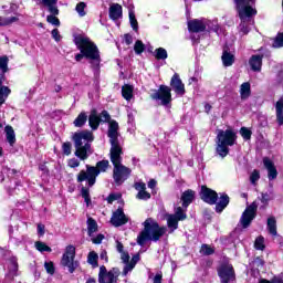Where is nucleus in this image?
I'll return each instance as SVG.
<instances>
[{
  "label": "nucleus",
  "instance_id": "1",
  "mask_svg": "<svg viewBox=\"0 0 283 283\" xmlns=\"http://www.w3.org/2000/svg\"><path fill=\"white\" fill-rule=\"evenodd\" d=\"M235 4L241 20L238 28L239 34L245 36V34L251 32V25L255 23L253 20V17L258 14V10L253 8V6H255V0H235Z\"/></svg>",
  "mask_w": 283,
  "mask_h": 283
},
{
  "label": "nucleus",
  "instance_id": "2",
  "mask_svg": "<svg viewBox=\"0 0 283 283\" xmlns=\"http://www.w3.org/2000/svg\"><path fill=\"white\" fill-rule=\"evenodd\" d=\"M74 41L81 52L75 55V61H82L83 57H85L88 59L95 67H98L101 63V54L98 53L96 44L85 35H77Z\"/></svg>",
  "mask_w": 283,
  "mask_h": 283
},
{
  "label": "nucleus",
  "instance_id": "3",
  "mask_svg": "<svg viewBox=\"0 0 283 283\" xmlns=\"http://www.w3.org/2000/svg\"><path fill=\"white\" fill-rule=\"evenodd\" d=\"M73 143L75 147L74 155L80 160H87L94 150H92V143H94V134L90 130H82L73 134Z\"/></svg>",
  "mask_w": 283,
  "mask_h": 283
},
{
  "label": "nucleus",
  "instance_id": "4",
  "mask_svg": "<svg viewBox=\"0 0 283 283\" xmlns=\"http://www.w3.org/2000/svg\"><path fill=\"white\" fill-rule=\"evenodd\" d=\"M144 230L137 237V244L145 247L146 242H158L167 233V228L160 227L156 220L148 218L143 223Z\"/></svg>",
  "mask_w": 283,
  "mask_h": 283
},
{
  "label": "nucleus",
  "instance_id": "5",
  "mask_svg": "<svg viewBox=\"0 0 283 283\" xmlns=\"http://www.w3.org/2000/svg\"><path fill=\"white\" fill-rule=\"evenodd\" d=\"M238 140V135L233 129H219L217 132L216 151L220 158L229 156V147H233Z\"/></svg>",
  "mask_w": 283,
  "mask_h": 283
},
{
  "label": "nucleus",
  "instance_id": "6",
  "mask_svg": "<svg viewBox=\"0 0 283 283\" xmlns=\"http://www.w3.org/2000/svg\"><path fill=\"white\" fill-rule=\"evenodd\" d=\"M109 167L108 160H102L98 161L96 167L86 165V171L81 170L77 176V182H85L87 180L88 187H94L96 185V178H98V175L101 171H107V168Z\"/></svg>",
  "mask_w": 283,
  "mask_h": 283
},
{
  "label": "nucleus",
  "instance_id": "7",
  "mask_svg": "<svg viewBox=\"0 0 283 283\" xmlns=\"http://www.w3.org/2000/svg\"><path fill=\"white\" fill-rule=\"evenodd\" d=\"M123 150L117 153H111V161L113 163L114 169H113V178L116 182V185H123L124 180H127L129 178V175L132 174V169L124 166L123 163Z\"/></svg>",
  "mask_w": 283,
  "mask_h": 283
},
{
  "label": "nucleus",
  "instance_id": "8",
  "mask_svg": "<svg viewBox=\"0 0 283 283\" xmlns=\"http://www.w3.org/2000/svg\"><path fill=\"white\" fill-rule=\"evenodd\" d=\"M76 258V248L74 245H67L62 255L61 264L66 266L69 273H74L78 269V261L74 260Z\"/></svg>",
  "mask_w": 283,
  "mask_h": 283
},
{
  "label": "nucleus",
  "instance_id": "9",
  "mask_svg": "<svg viewBox=\"0 0 283 283\" xmlns=\"http://www.w3.org/2000/svg\"><path fill=\"white\" fill-rule=\"evenodd\" d=\"M107 136L111 143V154L123 151V147L120 146V142L118 140V123L116 120H111L108 123V133Z\"/></svg>",
  "mask_w": 283,
  "mask_h": 283
},
{
  "label": "nucleus",
  "instance_id": "10",
  "mask_svg": "<svg viewBox=\"0 0 283 283\" xmlns=\"http://www.w3.org/2000/svg\"><path fill=\"white\" fill-rule=\"evenodd\" d=\"M185 211V209L177 207L174 214H166L167 227L170 233H174L178 229V222L187 220V213Z\"/></svg>",
  "mask_w": 283,
  "mask_h": 283
},
{
  "label": "nucleus",
  "instance_id": "11",
  "mask_svg": "<svg viewBox=\"0 0 283 283\" xmlns=\"http://www.w3.org/2000/svg\"><path fill=\"white\" fill-rule=\"evenodd\" d=\"M119 276L120 270L117 268H113L112 270L107 271V268L102 265L98 273V283H117Z\"/></svg>",
  "mask_w": 283,
  "mask_h": 283
},
{
  "label": "nucleus",
  "instance_id": "12",
  "mask_svg": "<svg viewBox=\"0 0 283 283\" xmlns=\"http://www.w3.org/2000/svg\"><path fill=\"white\" fill-rule=\"evenodd\" d=\"M107 122H109V113H107V111H103L99 116L95 109L91 112L88 117V125L93 130L98 129V125H101V123Z\"/></svg>",
  "mask_w": 283,
  "mask_h": 283
},
{
  "label": "nucleus",
  "instance_id": "13",
  "mask_svg": "<svg viewBox=\"0 0 283 283\" xmlns=\"http://www.w3.org/2000/svg\"><path fill=\"white\" fill-rule=\"evenodd\" d=\"M255 211H258V203L254 201L252 202L241 216L240 223L242 224L243 229H247L251 222L255 219Z\"/></svg>",
  "mask_w": 283,
  "mask_h": 283
},
{
  "label": "nucleus",
  "instance_id": "14",
  "mask_svg": "<svg viewBox=\"0 0 283 283\" xmlns=\"http://www.w3.org/2000/svg\"><path fill=\"white\" fill-rule=\"evenodd\" d=\"M154 101H160L161 105H169L171 103V88L166 85H161L158 92L151 95Z\"/></svg>",
  "mask_w": 283,
  "mask_h": 283
},
{
  "label": "nucleus",
  "instance_id": "15",
  "mask_svg": "<svg viewBox=\"0 0 283 283\" xmlns=\"http://www.w3.org/2000/svg\"><path fill=\"white\" fill-rule=\"evenodd\" d=\"M219 277L221 279L222 283H229L235 280V272L233 271V265L227 263L222 264L219 270Z\"/></svg>",
  "mask_w": 283,
  "mask_h": 283
},
{
  "label": "nucleus",
  "instance_id": "16",
  "mask_svg": "<svg viewBox=\"0 0 283 283\" xmlns=\"http://www.w3.org/2000/svg\"><path fill=\"white\" fill-rule=\"evenodd\" d=\"M201 200L208 205H216L218 202V192L205 186L201 187Z\"/></svg>",
  "mask_w": 283,
  "mask_h": 283
},
{
  "label": "nucleus",
  "instance_id": "17",
  "mask_svg": "<svg viewBox=\"0 0 283 283\" xmlns=\"http://www.w3.org/2000/svg\"><path fill=\"white\" fill-rule=\"evenodd\" d=\"M127 222H129V219L125 216L123 209H117L111 218L113 227H123V224H127Z\"/></svg>",
  "mask_w": 283,
  "mask_h": 283
},
{
  "label": "nucleus",
  "instance_id": "18",
  "mask_svg": "<svg viewBox=\"0 0 283 283\" xmlns=\"http://www.w3.org/2000/svg\"><path fill=\"white\" fill-rule=\"evenodd\" d=\"M170 87H172L175 94L178 96H185V84L182 80H180V75L175 73L170 81Z\"/></svg>",
  "mask_w": 283,
  "mask_h": 283
},
{
  "label": "nucleus",
  "instance_id": "19",
  "mask_svg": "<svg viewBox=\"0 0 283 283\" xmlns=\"http://www.w3.org/2000/svg\"><path fill=\"white\" fill-rule=\"evenodd\" d=\"M263 166L268 171V179L275 180L277 178V168L275 167V163H273V159L264 157Z\"/></svg>",
  "mask_w": 283,
  "mask_h": 283
},
{
  "label": "nucleus",
  "instance_id": "20",
  "mask_svg": "<svg viewBox=\"0 0 283 283\" xmlns=\"http://www.w3.org/2000/svg\"><path fill=\"white\" fill-rule=\"evenodd\" d=\"M135 189L138 191L136 195L137 200H149L151 198V193L147 192V185L145 182H136Z\"/></svg>",
  "mask_w": 283,
  "mask_h": 283
},
{
  "label": "nucleus",
  "instance_id": "21",
  "mask_svg": "<svg viewBox=\"0 0 283 283\" xmlns=\"http://www.w3.org/2000/svg\"><path fill=\"white\" fill-rule=\"evenodd\" d=\"M207 19H195L188 22L189 32H205Z\"/></svg>",
  "mask_w": 283,
  "mask_h": 283
},
{
  "label": "nucleus",
  "instance_id": "22",
  "mask_svg": "<svg viewBox=\"0 0 283 283\" xmlns=\"http://www.w3.org/2000/svg\"><path fill=\"white\" fill-rule=\"evenodd\" d=\"M8 273L7 277L8 280H14L17 275H19V263L17 262V258H11L8 263Z\"/></svg>",
  "mask_w": 283,
  "mask_h": 283
},
{
  "label": "nucleus",
  "instance_id": "23",
  "mask_svg": "<svg viewBox=\"0 0 283 283\" xmlns=\"http://www.w3.org/2000/svg\"><path fill=\"white\" fill-rule=\"evenodd\" d=\"M109 19L118 21L123 17V7L118 3H113L108 10Z\"/></svg>",
  "mask_w": 283,
  "mask_h": 283
},
{
  "label": "nucleus",
  "instance_id": "24",
  "mask_svg": "<svg viewBox=\"0 0 283 283\" xmlns=\"http://www.w3.org/2000/svg\"><path fill=\"white\" fill-rule=\"evenodd\" d=\"M249 65L253 72L262 71V55H252L249 60Z\"/></svg>",
  "mask_w": 283,
  "mask_h": 283
},
{
  "label": "nucleus",
  "instance_id": "25",
  "mask_svg": "<svg viewBox=\"0 0 283 283\" xmlns=\"http://www.w3.org/2000/svg\"><path fill=\"white\" fill-rule=\"evenodd\" d=\"M195 198H196V192L193 190H186L185 192H182L181 195L182 207L187 209V207H189L193 202Z\"/></svg>",
  "mask_w": 283,
  "mask_h": 283
},
{
  "label": "nucleus",
  "instance_id": "26",
  "mask_svg": "<svg viewBox=\"0 0 283 283\" xmlns=\"http://www.w3.org/2000/svg\"><path fill=\"white\" fill-rule=\"evenodd\" d=\"M221 60L224 67H231V65L235 63V55H233L231 52L227 50H223Z\"/></svg>",
  "mask_w": 283,
  "mask_h": 283
},
{
  "label": "nucleus",
  "instance_id": "27",
  "mask_svg": "<svg viewBox=\"0 0 283 283\" xmlns=\"http://www.w3.org/2000/svg\"><path fill=\"white\" fill-rule=\"evenodd\" d=\"M229 206V196L228 195H221L219 202L216 205V211L217 213H222L224 209Z\"/></svg>",
  "mask_w": 283,
  "mask_h": 283
},
{
  "label": "nucleus",
  "instance_id": "28",
  "mask_svg": "<svg viewBox=\"0 0 283 283\" xmlns=\"http://www.w3.org/2000/svg\"><path fill=\"white\" fill-rule=\"evenodd\" d=\"M239 92L241 99L247 101V98L251 96V83L244 82L243 84H241Z\"/></svg>",
  "mask_w": 283,
  "mask_h": 283
},
{
  "label": "nucleus",
  "instance_id": "29",
  "mask_svg": "<svg viewBox=\"0 0 283 283\" xmlns=\"http://www.w3.org/2000/svg\"><path fill=\"white\" fill-rule=\"evenodd\" d=\"M266 226L271 235H277V220H275V217H269Z\"/></svg>",
  "mask_w": 283,
  "mask_h": 283
},
{
  "label": "nucleus",
  "instance_id": "30",
  "mask_svg": "<svg viewBox=\"0 0 283 283\" xmlns=\"http://www.w3.org/2000/svg\"><path fill=\"white\" fill-rule=\"evenodd\" d=\"M40 2L43 3L52 14H59V7H56L57 0H41Z\"/></svg>",
  "mask_w": 283,
  "mask_h": 283
},
{
  "label": "nucleus",
  "instance_id": "31",
  "mask_svg": "<svg viewBox=\"0 0 283 283\" xmlns=\"http://www.w3.org/2000/svg\"><path fill=\"white\" fill-rule=\"evenodd\" d=\"M10 90L3 85V81L0 78V107L6 103L8 96H10Z\"/></svg>",
  "mask_w": 283,
  "mask_h": 283
},
{
  "label": "nucleus",
  "instance_id": "32",
  "mask_svg": "<svg viewBox=\"0 0 283 283\" xmlns=\"http://www.w3.org/2000/svg\"><path fill=\"white\" fill-rule=\"evenodd\" d=\"M4 132L9 145L12 147L17 143V135L14 134V128H12V126H6Z\"/></svg>",
  "mask_w": 283,
  "mask_h": 283
},
{
  "label": "nucleus",
  "instance_id": "33",
  "mask_svg": "<svg viewBox=\"0 0 283 283\" xmlns=\"http://www.w3.org/2000/svg\"><path fill=\"white\" fill-rule=\"evenodd\" d=\"M122 96L125 101H132L134 96V86L126 84L122 87Z\"/></svg>",
  "mask_w": 283,
  "mask_h": 283
},
{
  "label": "nucleus",
  "instance_id": "34",
  "mask_svg": "<svg viewBox=\"0 0 283 283\" xmlns=\"http://www.w3.org/2000/svg\"><path fill=\"white\" fill-rule=\"evenodd\" d=\"M87 263L91 264L93 269H98V253L91 251L87 255Z\"/></svg>",
  "mask_w": 283,
  "mask_h": 283
},
{
  "label": "nucleus",
  "instance_id": "35",
  "mask_svg": "<svg viewBox=\"0 0 283 283\" xmlns=\"http://www.w3.org/2000/svg\"><path fill=\"white\" fill-rule=\"evenodd\" d=\"M206 30H210L211 32H218L220 31V25L218 24V20H206Z\"/></svg>",
  "mask_w": 283,
  "mask_h": 283
},
{
  "label": "nucleus",
  "instance_id": "36",
  "mask_svg": "<svg viewBox=\"0 0 283 283\" xmlns=\"http://www.w3.org/2000/svg\"><path fill=\"white\" fill-rule=\"evenodd\" d=\"M128 17L133 30L138 32V20H136V13L134 12V9H129Z\"/></svg>",
  "mask_w": 283,
  "mask_h": 283
},
{
  "label": "nucleus",
  "instance_id": "37",
  "mask_svg": "<svg viewBox=\"0 0 283 283\" xmlns=\"http://www.w3.org/2000/svg\"><path fill=\"white\" fill-rule=\"evenodd\" d=\"M87 231L88 235H92L93 233H96V231H98V224L96 223V220L92 218L87 219Z\"/></svg>",
  "mask_w": 283,
  "mask_h": 283
},
{
  "label": "nucleus",
  "instance_id": "38",
  "mask_svg": "<svg viewBox=\"0 0 283 283\" xmlns=\"http://www.w3.org/2000/svg\"><path fill=\"white\" fill-rule=\"evenodd\" d=\"M155 59H157V61H165L167 60V50L163 49V48H158L155 50L154 52Z\"/></svg>",
  "mask_w": 283,
  "mask_h": 283
},
{
  "label": "nucleus",
  "instance_id": "39",
  "mask_svg": "<svg viewBox=\"0 0 283 283\" xmlns=\"http://www.w3.org/2000/svg\"><path fill=\"white\" fill-rule=\"evenodd\" d=\"M85 123H87V114L81 113L73 122V125H75L76 127H83Z\"/></svg>",
  "mask_w": 283,
  "mask_h": 283
},
{
  "label": "nucleus",
  "instance_id": "40",
  "mask_svg": "<svg viewBox=\"0 0 283 283\" xmlns=\"http://www.w3.org/2000/svg\"><path fill=\"white\" fill-rule=\"evenodd\" d=\"M35 249L36 251H40V253H52V248H50L48 244L41 242V241H36L35 242Z\"/></svg>",
  "mask_w": 283,
  "mask_h": 283
},
{
  "label": "nucleus",
  "instance_id": "41",
  "mask_svg": "<svg viewBox=\"0 0 283 283\" xmlns=\"http://www.w3.org/2000/svg\"><path fill=\"white\" fill-rule=\"evenodd\" d=\"M87 4L85 2H80L75 7V12H77L78 17H85L87 14Z\"/></svg>",
  "mask_w": 283,
  "mask_h": 283
},
{
  "label": "nucleus",
  "instance_id": "42",
  "mask_svg": "<svg viewBox=\"0 0 283 283\" xmlns=\"http://www.w3.org/2000/svg\"><path fill=\"white\" fill-rule=\"evenodd\" d=\"M261 209H266L269 207V202H271V196L268 192H262L261 193Z\"/></svg>",
  "mask_w": 283,
  "mask_h": 283
},
{
  "label": "nucleus",
  "instance_id": "43",
  "mask_svg": "<svg viewBox=\"0 0 283 283\" xmlns=\"http://www.w3.org/2000/svg\"><path fill=\"white\" fill-rule=\"evenodd\" d=\"M59 12L57 13H52L50 12V15L46 17L48 23H51V25H61V21H59Z\"/></svg>",
  "mask_w": 283,
  "mask_h": 283
},
{
  "label": "nucleus",
  "instance_id": "44",
  "mask_svg": "<svg viewBox=\"0 0 283 283\" xmlns=\"http://www.w3.org/2000/svg\"><path fill=\"white\" fill-rule=\"evenodd\" d=\"M17 21H19V18L17 17H10V18L0 17V25H12V23H17Z\"/></svg>",
  "mask_w": 283,
  "mask_h": 283
},
{
  "label": "nucleus",
  "instance_id": "45",
  "mask_svg": "<svg viewBox=\"0 0 283 283\" xmlns=\"http://www.w3.org/2000/svg\"><path fill=\"white\" fill-rule=\"evenodd\" d=\"M200 253H202L203 255H213V253H216V249H213L209 244H203L201 245Z\"/></svg>",
  "mask_w": 283,
  "mask_h": 283
},
{
  "label": "nucleus",
  "instance_id": "46",
  "mask_svg": "<svg viewBox=\"0 0 283 283\" xmlns=\"http://www.w3.org/2000/svg\"><path fill=\"white\" fill-rule=\"evenodd\" d=\"M8 63H9L8 56L6 55L0 56V70L2 74H6V72H8Z\"/></svg>",
  "mask_w": 283,
  "mask_h": 283
},
{
  "label": "nucleus",
  "instance_id": "47",
  "mask_svg": "<svg viewBox=\"0 0 283 283\" xmlns=\"http://www.w3.org/2000/svg\"><path fill=\"white\" fill-rule=\"evenodd\" d=\"M134 51H135V54H143V52H145V44L143 43V41L137 40L135 42Z\"/></svg>",
  "mask_w": 283,
  "mask_h": 283
},
{
  "label": "nucleus",
  "instance_id": "48",
  "mask_svg": "<svg viewBox=\"0 0 283 283\" xmlns=\"http://www.w3.org/2000/svg\"><path fill=\"white\" fill-rule=\"evenodd\" d=\"M254 248L258 250V251H264V237H258L255 239V242H254Z\"/></svg>",
  "mask_w": 283,
  "mask_h": 283
},
{
  "label": "nucleus",
  "instance_id": "49",
  "mask_svg": "<svg viewBox=\"0 0 283 283\" xmlns=\"http://www.w3.org/2000/svg\"><path fill=\"white\" fill-rule=\"evenodd\" d=\"M258 180H260V170L254 169L250 175L251 185H258Z\"/></svg>",
  "mask_w": 283,
  "mask_h": 283
},
{
  "label": "nucleus",
  "instance_id": "50",
  "mask_svg": "<svg viewBox=\"0 0 283 283\" xmlns=\"http://www.w3.org/2000/svg\"><path fill=\"white\" fill-rule=\"evenodd\" d=\"M240 134L244 140H251V130L247 127H241Z\"/></svg>",
  "mask_w": 283,
  "mask_h": 283
},
{
  "label": "nucleus",
  "instance_id": "51",
  "mask_svg": "<svg viewBox=\"0 0 283 283\" xmlns=\"http://www.w3.org/2000/svg\"><path fill=\"white\" fill-rule=\"evenodd\" d=\"M273 48H283V33H279L273 42Z\"/></svg>",
  "mask_w": 283,
  "mask_h": 283
},
{
  "label": "nucleus",
  "instance_id": "52",
  "mask_svg": "<svg viewBox=\"0 0 283 283\" xmlns=\"http://www.w3.org/2000/svg\"><path fill=\"white\" fill-rule=\"evenodd\" d=\"M135 266H136L135 262L126 263V265L124 266V270H123V275H127L128 273H132V271H134Z\"/></svg>",
  "mask_w": 283,
  "mask_h": 283
},
{
  "label": "nucleus",
  "instance_id": "53",
  "mask_svg": "<svg viewBox=\"0 0 283 283\" xmlns=\"http://www.w3.org/2000/svg\"><path fill=\"white\" fill-rule=\"evenodd\" d=\"M62 151L65 156H70L72 154V143L66 142L62 145Z\"/></svg>",
  "mask_w": 283,
  "mask_h": 283
},
{
  "label": "nucleus",
  "instance_id": "54",
  "mask_svg": "<svg viewBox=\"0 0 283 283\" xmlns=\"http://www.w3.org/2000/svg\"><path fill=\"white\" fill-rule=\"evenodd\" d=\"M82 198H84L86 205L90 206V202H92V200L90 199V189L82 188Z\"/></svg>",
  "mask_w": 283,
  "mask_h": 283
},
{
  "label": "nucleus",
  "instance_id": "55",
  "mask_svg": "<svg viewBox=\"0 0 283 283\" xmlns=\"http://www.w3.org/2000/svg\"><path fill=\"white\" fill-rule=\"evenodd\" d=\"M67 165L71 167V169H76V167H80L81 161L76 158H71L69 159Z\"/></svg>",
  "mask_w": 283,
  "mask_h": 283
},
{
  "label": "nucleus",
  "instance_id": "56",
  "mask_svg": "<svg viewBox=\"0 0 283 283\" xmlns=\"http://www.w3.org/2000/svg\"><path fill=\"white\" fill-rule=\"evenodd\" d=\"M44 268H45L46 273H49L50 275H54V263L45 262Z\"/></svg>",
  "mask_w": 283,
  "mask_h": 283
},
{
  "label": "nucleus",
  "instance_id": "57",
  "mask_svg": "<svg viewBox=\"0 0 283 283\" xmlns=\"http://www.w3.org/2000/svg\"><path fill=\"white\" fill-rule=\"evenodd\" d=\"M116 200H120V195L119 193H111L107 197V202L108 205H112V202L116 201Z\"/></svg>",
  "mask_w": 283,
  "mask_h": 283
},
{
  "label": "nucleus",
  "instance_id": "58",
  "mask_svg": "<svg viewBox=\"0 0 283 283\" xmlns=\"http://www.w3.org/2000/svg\"><path fill=\"white\" fill-rule=\"evenodd\" d=\"M276 114L283 113V98L281 97L275 105Z\"/></svg>",
  "mask_w": 283,
  "mask_h": 283
},
{
  "label": "nucleus",
  "instance_id": "59",
  "mask_svg": "<svg viewBox=\"0 0 283 283\" xmlns=\"http://www.w3.org/2000/svg\"><path fill=\"white\" fill-rule=\"evenodd\" d=\"M120 260L124 262V264H127L129 262V253L127 252H120Z\"/></svg>",
  "mask_w": 283,
  "mask_h": 283
},
{
  "label": "nucleus",
  "instance_id": "60",
  "mask_svg": "<svg viewBox=\"0 0 283 283\" xmlns=\"http://www.w3.org/2000/svg\"><path fill=\"white\" fill-rule=\"evenodd\" d=\"M3 174H7L8 176H12L17 174V170L10 169V168H3L2 172H0V177L3 176Z\"/></svg>",
  "mask_w": 283,
  "mask_h": 283
},
{
  "label": "nucleus",
  "instance_id": "61",
  "mask_svg": "<svg viewBox=\"0 0 283 283\" xmlns=\"http://www.w3.org/2000/svg\"><path fill=\"white\" fill-rule=\"evenodd\" d=\"M52 38L54 39V41L59 42L61 41V34H59V29H54L52 32Z\"/></svg>",
  "mask_w": 283,
  "mask_h": 283
},
{
  "label": "nucleus",
  "instance_id": "62",
  "mask_svg": "<svg viewBox=\"0 0 283 283\" xmlns=\"http://www.w3.org/2000/svg\"><path fill=\"white\" fill-rule=\"evenodd\" d=\"M124 41H125L126 45H132V43H134V38L132 36V34H125Z\"/></svg>",
  "mask_w": 283,
  "mask_h": 283
},
{
  "label": "nucleus",
  "instance_id": "63",
  "mask_svg": "<svg viewBox=\"0 0 283 283\" xmlns=\"http://www.w3.org/2000/svg\"><path fill=\"white\" fill-rule=\"evenodd\" d=\"M259 283H283L282 279H273L272 282L268 281V280H260Z\"/></svg>",
  "mask_w": 283,
  "mask_h": 283
},
{
  "label": "nucleus",
  "instance_id": "64",
  "mask_svg": "<svg viewBox=\"0 0 283 283\" xmlns=\"http://www.w3.org/2000/svg\"><path fill=\"white\" fill-rule=\"evenodd\" d=\"M276 120L280 126L283 125V113H276Z\"/></svg>",
  "mask_w": 283,
  "mask_h": 283
}]
</instances>
